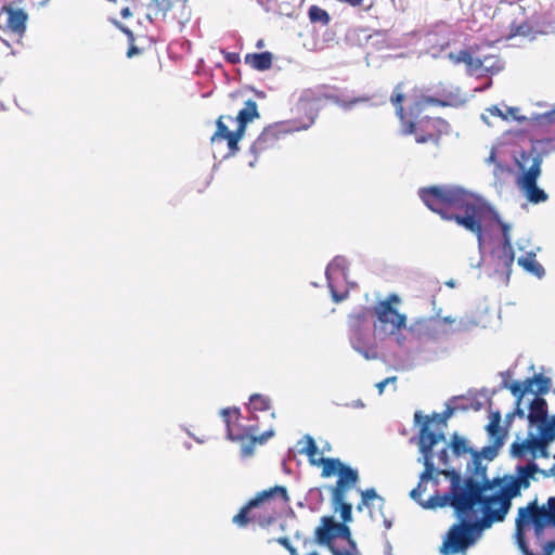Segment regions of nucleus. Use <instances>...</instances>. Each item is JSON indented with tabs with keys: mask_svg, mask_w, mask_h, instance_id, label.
Returning <instances> with one entry per match:
<instances>
[{
	"mask_svg": "<svg viewBox=\"0 0 555 555\" xmlns=\"http://www.w3.org/2000/svg\"><path fill=\"white\" fill-rule=\"evenodd\" d=\"M363 506H365V504H362V502L357 506V509L358 511H362L363 509Z\"/></svg>",
	"mask_w": 555,
	"mask_h": 555,
	"instance_id": "nucleus-64",
	"label": "nucleus"
},
{
	"mask_svg": "<svg viewBox=\"0 0 555 555\" xmlns=\"http://www.w3.org/2000/svg\"><path fill=\"white\" fill-rule=\"evenodd\" d=\"M529 119L532 121V125L537 127L555 125V105L551 111L543 114H533Z\"/></svg>",
	"mask_w": 555,
	"mask_h": 555,
	"instance_id": "nucleus-35",
	"label": "nucleus"
},
{
	"mask_svg": "<svg viewBox=\"0 0 555 555\" xmlns=\"http://www.w3.org/2000/svg\"><path fill=\"white\" fill-rule=\"evenodd\" d=\"M453 509L460 521L452 525L448 530L440 547L442 555L465 554L469 547L478 542L486 529L473 514L464 517L457 508Z\"/></svg>",
	"mask_w": 555,
	"mask_h": 555,
	"instance_id": "nucleus-6",
	"label": "nucleus"
},
{
	"mask_svg": "<svg viewBox=\"0 0 555 555\" xmlns=\"http://www.w3.org/2000/svg\"><path fill=\"white\" fill-rule=\"evenodd\" d=\"M227 426V437L232 441H241L253 437L258 430L255 424L244 425L241 422V412L237 408H225L220 412Z\"/></svg>",
	"mask_w": 555,
	"mask_h": 555,
	"instance_id": "nucleus-17",
	"label": "nucleus"
},
{
	"mask_svg": "<svg viewBox=\"0 0 555 555\" xmlns=\"http://www.w3.org/2000/svg\"><path fill=\"white\" fill-rule=\"evenodd\" d=\"M529 404V412L524 417L528 420L529 427H537L538 433H541V428L550 424L547 418V403L541 397H532L526 399Z\"/></svg>",
	"mask_w": 555,
	"mask_h": 555,
	"instance_id": "nucleus-23",
	"label": "nucleus"
},
{
	"mask_svg": "<svg viewBox=\"0 0 555 555\" xmlns=\"http://www.w3.org/2000/svg\"><path fill=\"white\" fill-rule=\"evenodd\" d=\"M298 451L301 454L312 452L317 447L314 439L310 435H306L301 440L298 441Z\"/></svg>",
	"mask_w": 555,
	"mask_h": 555,
	"instance_id": "nucleus-40",
	"label": "nucleus"
},
{
	"mask_svg": "<svg viewBox=\"0 0 555 555\" xmlns=\"http://www.w3.org/2000/svg\"><path fill=\"white\" fill-rule=\"evenodd\" d=\"M270 409V399L260 393H254L249 398L248 410L250 412L266 411Z\"/></svg>",
	"mask_w": 555,
	"mask_h": 555,
	"instance_id": "nucleus-34",
	"label": "nucleus"
},
{
	"mask_svg": "<svg viewBox=\"0 0 555 555\" xmlns=\"http://www.w3.org/2000/svg\"><path fill=\"white\" fill-rule=\"evenodd\" d=\"M274 435V430L273 429H269L267 431H264L262 435H260L259 437H256L254 435V441H257L259 443H263L266 442L269 438L273 437Z\"/></svg>",
	"mask_w": 555,
	"mask_h": 555,
	"instance_id": "nucleus-48",
	"label": "nucleus"
},
{
	"mask_svg": "<svg viewBox=\"0 0 555 555\" xmlns=\"http://www.w3.org/2000/svg\"><path fill=\"white\" fill-rule=\"evenodd\" d=\"M449 446L446 439L433 448L434 459L437 457V468H447L449 466Z\"/></svg>",
	"mask_w": 555,
	"mask_h": 555,
	"instance_id": "nucleus-31",
	"label": "nucleus"
},
{
	"mask_svg": "<svg viewBox=\"0 0 555 555\" xmlns=\"http://www.w3.org/2000/svg\"><path fill=\"white\" fill-rule=\"evenodd\" d=\"M448 57L455 64L464 63L467 74L476 77L494 75L504 67L503 62L495 55H474L468 50H462L459 53L450 52Z\"/></svg>",
	"mask_w": 555,
	"mask_h": 555,
	"instance_id": "nucleus-13",
	"label": "nucleus"
},
{
	"mask_svg": "<svg viewBox=\"0 0 555 555\" xmlns=\"http://www.w3.org/2000/svg\"><path fill=\"white\" fill-rule=\"evenodd\" d=\"M491 85H492V81H491V80H489V81H488L483 87L476 88V89H475V91H479V92L485 91V90H487L488 88H490V87H491Z\"/></svg>",
	"mask_w": 555,
	"mask_h": 555,
	"instance_id": "nucleus-57",
	"label": "nucleus"
},
{
	"mask_svg": "<svg viewBox=\"0 0 555 555\" xmlns=\"http://www.w3.org/2000/svg\"><path fill=\"white\" fill-rule=\"evenodd\" d=\"M500 412L492 413L490 416V423L487 425V431L491 440L495 441L496 438H501V440L504 442L506 435L500 427Z\"/></svg>",
	"mask_w": 555,
	"mask_h": 555,
	"instance_id": "nucleus-29",
	"label": "nucleus"
},
{
	"mask_svg": "<svg viewBox=\"0 0 555 555\" xmlns=\"http://www.w3.org/2000/svg\"><path fill=\"white\" fill-rule=\"evenodd\" d=\"M350 406L354 409H362L364 408V403L361 400H356L350 404Z\"/></svg>",
	"mask_w": 555,
	"mask_h": 555,
	"instance_id": "nucleus-56",
	"label": "nucleus"
},
{
	"mask_svg": "<svg viewBox=\"0 0 555 555\" xmlns=\"http://www.w3.org/2000/svg\"><path fill=\"white\" fill-rule=\"evenodd\" d=\"M227 59L231 63H236L240 57H238V54H236V53H230V54H228Z\"/></svg>",
	"mask_w": 555,
	"mask_h": 555,
	"instance_id": "nucleus-54",
	"label": "nucleus"
},
{
	"mask_svg": "<svg viewBox=\"0 0 555 555\" xmlns=\"http://www.w3.org/2000/svg\"><path fill=\"white\" fill-rule=\"evenodd\" d=\"M373 312L376 317L374 335L379 339L393 338L399 346H403L406 341L403 331L409 332L406 315L389 306V302H377Z\"/></svg>",
	"mask_w": 555,
	"mask_h": 555,
	"instance_id": "nucleus-11",
	"label": "nucleus"
},
{
	"mask_svg": "<svg viewBox=\"0 0 555 555\" xmlns=\"http://www.w3.org/2000/svg\"><path fill=\"white\" fill-rule=\"evenodd\" d=\"M27 14L14 5H3L0 12V27L22 37L26 29Z\"/></svg>",
	"mask_w": 555,
	"mask_h": 555,
	"instance_id": "nucleus-20",
	"label": "nucleus"
},
{
	"mask_svg": "<svg viewBox=\"0 0 555 555\" xmlns=\"http://www.w3.org/2000/svg\"><path fill=\"white\" fill-rule=\"evenodd\" d=\"M330 550L333 555H358L357 545L351 537L344 538L338 543H332Z\"/></svg>",
	"mask_w": 555,
	"mask_h": 555,
	"instance_id": "nucleus-28",
	"label": "nucleus"
},
{
	"mask_svg": "<svg viewBox=\"0 0 555 555\" xmlns=\"http://www.w3.org/2000/svg\"><path fill=\"white\" fill-rule=\"evenodd\" d=\"M322 522V526L317 529V537L321 544L331 547L332 543H338L339 540L351 537L345 524L335 522L330 517H324Z\"/></svg>",
	"mask_w": 555,
	"mask_h": 555,
	"instance_id": "nucleus-18",
	"label": "nucleus"
},
{
	"mask_svg": "<svg viewBox=\"0 0 555 555\" xmlns=\"http://www.w3.org/2000/svg\"><path fill=\"white\" fill-rule=\"evenodd\" d=\"M257 118H259L257 103L253 100L246 101L244 107L238 112L235 118L240 132L244 134L246 126Z\"/></svg>",
	"mask_w": 555,
	"mask_h": 555,
	"instance_id": "nucleus-25",
	"label": "nucleus"
},
{
	"mask_svg": "<svg viewBox=\"0 0 555 555\" xmlns=\"http://www.w3.org/2000/svg\"><path fill=\"white\" fill-rule=\"evenodd\" d=\"M333 506L335 512L340 511V516L345 522L351 520V504L346 502V495L343 496V500L339 502L332 495Z\"/></svg>",
	"mask_w": 555,
	"mask_h": 555,
	"instance_id": "nucleus-38",
	"label": "nucleus"
},
{
	"mask_svg": "<svg viewBox=\"0 0 555 555\" xmlns=\"http://www.w3.org/2000/svg\"><path fill=\"white\" fill-rule=\"evenodd\" d=\"M320 466H322V476L330 477L335 474H339V469L344 464L338 459H326L323 456L319 457Z\"/></svg>",
	"mask_w": 555,
	"mask_h": 555,
	"instance_id": "nucleus-30",
	"label": "nucleus"
},
{
	"mask_svg": "<svg viewBox=\"0 0 555 555\" xmlns=\"http://www.w3.org/2000/svg\"><path fill=\"white\" fill-rule=\"evenodd\" d=\"M464 401V398H461V397H454L452 398L449 403L447 404V409L446 411L443 412L442 416H443V420H440L439 422L442 423L443 425L444 424V421L447 418H449L450 416H452V414L454 413V411L456 410H465L467 409V405L463 403Z\"/></svg>",
	"mask_w": 555,
	"mask_h": 555,
	"instance_id": "nucleus-39",
	"label": "nucleus"
},
{
	"mask_svg": "<svg viewBox=\"0 0 555 555\" xmlns=\"http://www.w3.org/2000/svg\"><path fill=\"white\" fill-rule=\"evenodd\" d=\"M288 551H289L291 555H298V554H297L296 548H295V547H293V546H291V547L288 548Z\"/></svg>",
	"mask_w": 555,
	"mask_h": 555,
	"instance_id": "nucleus-62",
	"label": "nucleus"
},
{
	"mask_svg": "<svg viewBox=\"0 0 555 555\" xmlns=\"http://www.w3.org/2000/svg\"><path fill=\"white\" fill-rule=\"evenodd\" d=\"M274 494H279L283 502L288 500L284 487H274L269 491H262L233 517V522L238 527H244L250 520H257L262 527L269 526L274 519V508L271 506V499Z\"/></svg>",
	"mask_w": 555,
	"mask_h": 555,
	"instance_id": "nucleus-10",
	"label": "nucleus"
},
{
	"mask_svg": "<svg viewBox=\"0 0 555 555\" xmlns=\"http://www.w3.org/2000/svg\"><path fill=\"white\" fill-rule=\"evenodd\" d=\"M149 10H150V13L147 14L149 18L152 20V15H154L155 17H158L159 12H160V2L158 0H153L149 4Z\"/></svg>",
	"mask_w": 555,
	"mask_h": 555,
	"instance_id": "nucleus-44",
	"label": "nucleus"
},
{
	"mask_svg": "<svg viewBox=\"0 0 555 555\" xmlns=\"http://www.w3.org/2000/svg\"><path fill=\"white\" fill-rule=\"evenodd\" d=\"M362 101H365L364 98H353L352 100L350 101H344V100H339L338 101V104L344 107V108H350L352 105L359 103V102H362Z\"/></svg>",
	"mask_w": 555,
	"mask_h": 555,
	"instance_id": "nucleus-46",
	"label": "nucleus"
},
{
	"mask_svg": "<svg viewBox=\"0 0 555 555\" xmlns=\"http://www.w3.org/2000/svg\"><path fill=\"white\" fill-rule=\"evenodd\" d=\"M321 99L317 98L312 90H305L297 103L298 112H305L307 114V122H302L296 126L294 130H307L315 120L318 112L321 107Z\"/></svg>",
	"mask_w": 555,
	"mask_h": 555,
	"instance_id": "nucleus-22",
	"label": "nucleus"
},
{
	"mask_svg": "<svg viewBox=\"0 0 555 555\" xmlns=\"http://www.w3.org/2000/svg\"><path fill=\"white\" fill-rule=\"evenodd\" d=\"M358 472L344 465L339 469L336 486L332 488V495L340 502L343 496L346 495L347 491L358 482Z\"/></svg>",
	"mask_w": 555,
	"mask_h": 555,
	"instance_id": "nucleus-24",
	"label": "nucleus"
},
{
	"mask_svg": "<svg viewBox=\"0 0 555 555\" xmlns=\"http://www.w3.org/2000/svg\"><path fill=\"white\" fill-rule=\"evenodd\" d=\"M278 542L281 545L285 546L287 550L292 546L291 543H289V540L287 538H279Z\"/></svg>",
	"mask_w": 555,
	"mask_h": 555,
	"instance_id": "nucleus-53",
	"label": "nucleus"
},
{
	"mask_svg": "<svg viewBox=\"0 0 555 555\" xmlns=\"http://www.w3.org/2000/svg\"><path fill=\"white\" fill-rule=\"evenodd\" d=\"M488 162L496 164V167L494 169V175L495 176H499L500 173H502V172L507 170V167H505V166L501 165V163L496 162V155H495V150L494 149H492V151H491V153L489 155Z\"/></svg>",
	"mask_w": 555,
	"mask_h": 555,
	"instance_id": "nucleus-42",
	"label": "nucleus"
},
{
	"mask_svg": "<svg viewBox=\"0 0 555 555\" xmlns=\"http://www.w3.org/2000/svg\"><path fill=\"white\" fill-rule=\"evenodd\" d=\"M224 119L234 121L231 116H220L216 122L217 130L211 137L212 145L219 144L222 140L228 141L229 153L225 157L234 155L238 151V141L244 137L240 129L234 131L229 130V127L224 124Z\"/></svg>",
	"mask_w": 555,
	"mask_h": 555,
	"instance_id": "nucleus-19",
	"label": "nucleus"
},
{
	"mask_svg": "<svg viewBox=\"0 0 555 555\" xmlns=\"http://www.w3.org/2000/svg\"><path fill=\"white\" fill-rule=\"evenodd\" d=\"M245 63L254 69L263 72L272 66V54L270 52L249 53L245 55Z\"/></svg>",
	"mask_w": 555,
	"mask_h": 555,
	"instance_id": "nucleus-27",
	"label": "nucleus"
},
{
	"mask_svg": "<svg viewBox=\"0 0 555 555\" xmlns=\"http://www.w3.org/2000/svg\"><path fill=\"white\" fill-rule=\"evenodd\" d=\"M503 444L504 443L501 438H496L495 441L491 440V444L483 447L480 451H476V454L487 461H493L498 456Z\"/></svg>",
	"mask_w": 555,
	"mask_h": 555,
	"instance_id": "nucleus-32",
	"label": "nucleus"
},
{
	"mask_svg": "<svg viewBox=\"0 0 555 555\" xmlns=\"http://www.w3.org/2000/svg\"><path fill=\"white\" fill-rule=\"evenodd\" d=\"M397 380L396 376H390L385 378L384 380L376 384V387L378 389L379 395L384 392L385 387H387L388 384L395 383Z\"/></svg>",
	"mask_w": 555,
	"mask_h": 555,
	"instance_id": "nucleus-45",
	"label": "nucleus"
},
{
	"mask_svg": "<svg viewBox=\"0 0 555 555\" xmlns=\"http://www.w3.org/2000/svg\"><path fill=\"white\" fill-rule=\"evenodd\" d=\"M472 462L468 463L467 469L472 473L470 476L462 477L459 472L455 469H442L441 473L450 480V489L448 492H453L455 476H457L459 481L457 485L460 488H463L468 480L473 482H477L478 485L487 486L491 480L487 477V466L482 464V459L476 454V451L473 450Z\"/></svg>",
	"mask_w": 555,
	"mask_h": 555,
	"instance_id": "nucleus-16",
	"label": "nucleus"
},
{
	"mask_svg": "<svg viewBox=\"0 0 555 555\" xmlns=\"http://www.w3.org/2000/svg\"><path fill=\"white\" fill-rule=\"evenodd\" d=\"M400 297L397 294H390L385 300H382L380 302H389V306H392V304H400Z\"/></svg>",
	"mask_w": 555,
	"mask_h": 555,
	"instance_id": "nucleus-50",
	"label": "nucleus"
},
{
	"mask_svg": "<svg viewBox=\"0 0 555 555\" xmlns=\"http://www.w3.org/2000/svg\"><path fill=\"white\" fill-rule=\"evenodd\" d=\"M430 139H434L433 134H429V135L417 134L415 137V140H416L417 143H425V142H427Z\"/></svg>",
	"mask_w": 555,
	"mask_h": 555,
	"instance_id": "nucleus-52",
	"label": "nucleus"
},
{
	"mask_svg": "<svg viewBox=\"0 0 555 555\" xmlns=\"http://www.w3.org/2000/svg\"><path fill=\"white\" fill-rule=\"evenodd\" d=\"M530 152L538 155H540L539 152L544 154L555 152V135L552 138L535 140L533 142V150Z\"/></svg>",
	"mask_w": 555,
	"mask_h": 555,
	"instance_id": "nucleus-36",
	"label": "nucleus"
},
{
	"mask_svg": "<svg viewBox=\"0 0 555 555\" xmlns=\"http://www.w3.org/2000/svg\"><path fill=\"white\" fill-rule=\"evenodd\" d=\"M475 323L466 320L452 319L451 317L440 318L439 315L429 319L420 318L409 325V333L420 340H443L456 332L469 330Z\"/></svg>",
	"mask_w": 555,
	"mask_h": 555,
	"instance_id": "nucleus-7",
	"label": "nucleus"
},
{
	"mask_svg": "<svg viewBox=\"0 0 555 555\" xmlns=\"http://www.w3.org/2000/svg\"><path fill=\"white\" fill-rule=\"evenodd\" d=\"M414 420L417 424H421L422 423V420H423V415L421 412H415L414 414Z\"/></svg>",
	"mask_w": 555,
	"mask_h": 555,
	"instance_id": "nucleus-60",
	"label": "nucleus"
},
{
	"mask_svg": "<svg viewBox=\"0 0 555 555\" xmlns=\"http://www.w3.org/2000/svg\"><path fill=\"white\" fill-rule=\"evenodd\" d=\"M492 116H498L503 120H507V115L504 114L498 106H492L487 109Z\"/></svg>",
	"mask_w": 555,
	"mask_h": 555,
	"instance_id": "nucleus-49",
	"label": "nucleus"
},
{
	"mask_svg": "<svg viewBox=\"0 0 555 555\" xmlns=\"http://www.w3.org/2000/svg\"><path fill=\"white\" fill-rule=\"evenodd\" d=\"M552 434H554L555 437V415L550 420V424L547 425Z\"/></svg>",
	"mask_w": 555,
	"mask_h": 555,
	"instance_id": "nucleus-55",
	"label": "nucleus"
},
{
	"mask_svg": "<svg viewBox=\"0 0 555 555\" xmlns=\"http://www.w3.org/2000/svg\"><path fill=\"white\" fill-rule=\"evenodd\" d=\"M402 92L399 91V87L396 88L393 91L390 101L392 105L396 107V114L400 118L402 128L401 132L403 134H411L415 132V122L414 119L418 117L421 112L424 109L427 105H456L459 104L460 100L457 94H454L452 92H447L446 90H442L441 92H437V96L431 95H425L421 94L420 96L417 94L409 95L406 98L408 102V108L409 113L404 114V108L401 104L403 100Z\"/></svg>",
	"mask_w": 555,
	"mask_h": 555,
	"instance_id": "nucleus-5",
	"label": "nucleus"
},
{
	"mask_svg": "<svg viewBox=\"0 0 555 555\" xmlns=\"http://www.w3.org/2000/svg\"><path fill=\"white\" fill-rule=\"evenodd\" d=\"M384 525H385V527H386L387 529H390L392 524H391V521H390V520L385 519V520H384Z\"/></svg>",
	"mask_w": 555,
	"mask_h": 555,
	"instance_id": "nucleus-61",
	"label": "nucleus"
},
{
	"mask_svg": "<svg viewBox=\"0 0 555 555\" xmlns=\"http://www.w3.org/2000/svg\"><path fill=\"white\" fill-rule=\"evenodd\" d=\"M539 473L544 477L555 476V465L550 469H541L538 464L517 465L514 475L493 478L487 486L468 480L463 488L457 485L455 476L453 492H446L440 502L429 504L449 505L457 508L467 517L473 514L486 529L493 522L503 521L512 506V500L520 495L521 490L530 487L531 479Z\"/></svg>",
	"mask_w": 555,
	"mask_h": 555,
	"instance_id": "nucleus-2",
	"label": "nucleus"
},
{
	"mask_svg": "<svg viewBox=\"0 0 555 555\" xmlns=\"http://www.w3.org/2000/svg\"><path fill=\"white\" fill-rule=\"evenodd\" d=\"M370 319L371 310L367 307L354 309L348 318V336L351 347L367 360L377 358Z\"/></svg>",
	"mask_w": 555,
	"mask_h": 555,
	"instance_id": "nucleus-8",
	"label": "nucleus"
},
{
	"mask_svg": "<svg viewBox=\"0 0 555 555\" xmlns=\"http://www.w3.org/2000/svg\"><path fill=\"white\" fill-rule=\"evenodd\" d=\"M306 455L309 457V461L312 465L320 466V462H318L320 457L318 447H315L312 452H309Z\"/></svg>",
	"mask_w": 555,
	"mask_h": 555,
	"instance_id": "nucleus-47",
	"label": "nucleus"
},
{
	"mask_svg": "<svg viewBox=\"0 0 555 555\" xmlns=\"http://www.w3.org/2000/svg\"><path fill=\"white\" fill-rule=\"evenodd\" d=\"M280 126H269L262 130L255 142L249 147V153L254 156L248 163L249 167H255L258 156L264 151L275 146L280 139Z\"/></svg>",
	"mask_w": 555,
	"mask_h": 555,
	"instance_id": "nucleus-21",
	"label": "nucleus"
},
{
	"mask_svg": "<svg viewBox=\"0 0 555 555\" xmlns=\"http://www.w3.org/2000/svg\"><path fill=\"white\" fill-rule=\"evenodd\" d=\"M423 203L446 220L455 221L476 234L481 255L490 276L507 283L515 260L511 224L479 195L454 184L434 185L418 190Z\"/></svg>",
	"mask_w": 555,
	"mask_h": 555,
	"instance_id": "nucleus-1",
	"label": "nucleus"
},
{
	"mask_svg": "<svg viewBox=\"0 0 555 555\" xmlns=\"http://www.w3.org/2000/svg\"><path fill=\"white\" fill-rule=\"evenodd\" d=\"M555 440L554 434L547 426L541 428V433L534 436L532 433L528 434V438L521 442H514L511 446V455L513 457L534 463L535 459L548 457V443Z\"/></svg>",
	"mask_w": 555,
	"mask_h": 555,
	"instance_id": "nucleus-12",
	"label": "nucleus"
},
{
	"mask_svg": "<svg viewBox=\"0 0 555 555\" xmlns=\"http://www.w3.org/2000/svg\"><path fill=\"white\" fill-rule=\"evenodd\" d=\"M120 14H121V16H122L124 18H127L128 16H130V15H131L129 8H124V9L121 10Z\"/></svg>",
	"mask_w": 555,
	"mask_h": 555,
	"instance_id": "nucleus-58",
	"label": "nucleus"
},
{
	"mask_svg": "<svg viewBox=\"0 0 555 555\" xmlns=\"http://www.w3.org/2000/svg\"><path fill=\"white\" fill-rule=\"evenodd\" d=\"M442 469H443V468H437V467L435 466V473L433 474V478H430V479H429V480H431V481L434 482V485H435V486H438V485H439V476H440V475H443V474L441 473V470H442Z\"/></svg>",
	"mask_w": 555,
	"mask_h": 555,
	"instance_id": "nucleus-51",
	"label": "nucleus"
},
{
	"mask_svg": "<svg viewBox=\"0 0 555 555\" xmlns=\"http://www.w3.org/2000/svg\"><path fill=\"white\" fill-rule=\"evenodd\" d=\"M347 259L343 256H336L326 267L325 276L332 298L335 302L347 298L350 283L347 279Z\"/></svg>",
	"mask_w": 555,
	"mask_h": 555,
	"instance_id": "nucleus-15",
	"label": "nucleus"
},
{
	"mask_svg": "<svg viewBox=\"0 0 555 555\" xmlns=\"http://www.w3.org/2000/svg\"><path fill=\"white\" fill-rule=\"evenodd\" d=\"M535 256H537L535 251H533V250L528 251V253H526L525 256L519 257L517 262L527 272L541 279L544 276L545 271H544V268L537 261Z\"/></svg>",
	"mask_w": 555,
	"mask_h": 555,
	"instance_id": "nucleus-26",
	"label": "nucleus"
},
{
	"mask_svg": "<svg viewBox=\"0 0 555 555\" xmlns=\"http://www.w3.org/2000/svg\"><path fill=\"white\" fill-rule=\"evenodd\" d=\"M308 16L312 23H320L323 26L327 25L331 20L328 13L318 5L309 8Z\"/></svg>",
	"mask_w": 555,
	"mask_h": 555,
	"instance_id": "nucleus-37",
	"label": "nucleus"
},
{
	"mask_svg": "<svg viewBox=\"0 0 555 555\" xmlns=\"http://www.w3.org/2000/svg\"><path fill=\"white\" fill-rule=\"evenodd\" d=\"M503 386L509 389L513 396L516 397V409L514 411V415L524 418L525 410L521 408V403L529 396L539 397V395L546 393L551 388V378L538 374L532 378H527L521 383H508L505 380Z\"/></svg>",
	"mask_w": 555,
	"mask_h": 555,
	"instance_id": "nucleus-14",
	"label": "nucleus"
},
{
	"mask_svg": "<svg viewBox=\"0 0 555 555\" xmlns=\"http://www.w3.org/2000/svg\"><path fill=\"white\" fill-rule=\"evenodd\" d=\"M431 420L426 417V420L422 423L420 437H418V448L422 454L418 457V462L423 463L425 466L424 472L420 475V481L416 488H414L410 492V496L413 501L418 503L425 509H433L437 507H444L446 505H435L429 506V504H434L435 502H440L438 499L444 496L443 494H439L438 492L431 495L428 500L423 501L422 494L426 491L425 483L433 478V474L435 473V462L433 455V448L437 446L439 442L444 440V434L441 430H430L429 424Z\"/></svg>",
	"mask_w": 555,
	"mask_h": 555,
	"instance_id": "nucleus-4",
	"label": "nucleus"
},
{
	"mask_svg": "<svg viewBox=\"0 0 555 555\" xmlns=\"http://www.w3.org/2000/svg\"><path fill=\"white\" fill-rule=\"evenodd\" d=\"M133 53H134V48L130 49L127 54L130 57V56H132Z\"/></svg>",
	"mask_w": 555,
	"mask_h": 555,
	"instance_id": "nucleus-63",
	"label": "nucleus"
},
{
	"mask_svg": "<svg viewBox=\"0 0 555 555\" xmlns=\"http://www.w3.org/2000/svg\"><path fill=\"white\" fill-rule=\"evenodd\" d=\"M21 2L22 0H4V5H16Z\"/></svg>",
	"mask_w": 555,
	"mask_h": 555,
	"instance_id": "nucleus-59",
	"label": "nucleus"
},
{
	"mask_svg": "<svg viewBox=\"0 0 555 555\" xmlns=\"http://www.w3.org/2000/svg\"><path fill=\"white\" fill-rule=\"evenodd\" d=\"M515 159L521 171L517 178L518 188L529 202L533 204L545 202L547 194L537 185V180L541 175L542 157L533 152L522 151Z\"/></svg>",
	"mask_w": 555,
	"mask_h": 555,
	"instance_id": "nucleus-9",
	"label": "nucleus"
},
{
	"mask_svg": "<svg viewBox=\"0 0 555 555\" xmlns=\"http://www.w3.org/2000/svg\"><path fill=\"white\" fill-rule=\"evenodd\" d=\"M250 441L242 446V456L248 457L254 453V446L257 441H254V436L249 437Z\"/></svg>",
	"mask_w": 555,
	"mask_h": 555,
	"instance_id": "nucleus-43",
	"label": "nucleus"
},
{
	"mask_svg": "<svg viewBox=\"0 0 555 555\" xmlns=\"http://www.w3.org/2000/svg\"><path fill=\"white\" fill-rule=\"evenodd\" d=\"M451 449L454 455L461 456L467 453L473 452V448L468 446V442L465 438L460 437L459 435L454 434L452 436L451 441Z\"/></svg>",
	"mask_w": 555,
	"mask_h": 555,
	"instance_id": "nucleus-33",
	"label": "nucleus"
},
{
	"mask_svg": "<svg viewBox=\"0 0 555 555\" xmlns=\"http://www.w3.org/2000/svg\"><path fill=\"white\" fill-rule=\"evenodd\" d=\"M360 492H361V496H362V504H365V506H369L370 501L374 500V499H378L380 502H383V499L377 495L375 489H373V488L366 489V490H361Z\"/></svg>",
	"mask_w": 555,
	"mask_h": 555,
	"instance_id": "nucleus-41",
	"label": "nucleus"
},
{
	"mask_svg": "<svg viewBox=\"0 0 555 555\" xmlns=\"http://www.w3.org/2000/svg\"><path fill=\"white\" fill-rule=\"evenodd\" d=\"M555 527V496L546 505L529 503L518 509L516 518V543L524 555H552L555 541H545V534Z\"/></svg>",
	"mask_w": 555,
	"mask_h": 555,
	"instance_id": "nucleus-3",
	"label": "nucleus"
}]
</instances>
